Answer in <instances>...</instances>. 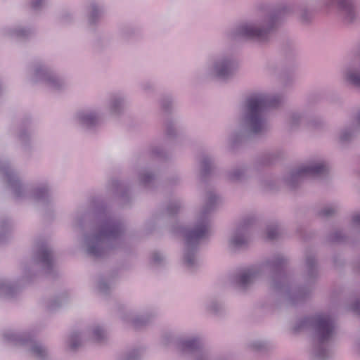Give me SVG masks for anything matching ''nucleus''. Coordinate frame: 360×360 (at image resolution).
Segmentation results:
<instances>
[{
  "label": "nucleus",
  "instance_id": "nucleus-1",
  "mask_svg": "<svg viewBox=\"0 0 360 360\" xmlns=\"http://www.w3.org/2000/svg\"><path fill=\"white\" fill-rule=\"evenodd\" d=\"M274 105L273 101L264 95L259 94L252 96L248 99V109L249 119L254 132L257 133L261 130L262 122L259 115L262 110L266 107Z\"/></svg>",
  "mask_w": 360,
  "mask_h": 360
},
{
  "label": "nucleus",
  "instance_id": "nucleus-2",
  "mask_svg": "<svg viewBox=\"0 0 360 360\" xmlns=\"http://www.w3.org/2000/svg\"><path fill=\"white\" fill-rule=\"evenodd\" d=\"M316 329L321 342L330 339L334 331V325L328 316H319L316 319Z\"/></svg>",
  "mask_w": 360,
  "mask_h": 360
},
{
  "label": "nucleus",
  "instance_id": "nucleus-3",
  "mask_svg": "<svg viewBox=\"0 0 360 360\" xmlns=\"http://www.w3.org/2000/svg\"><path fill=\"white\" fill-rule=\"evenodd\" d=\"M328 169L323 163H319L314 165L302 167L299 174H308L312 176H319L324 174Z\"/></svg>",
  "mask_w": 360,
  "mask_h": 360
},
{
  "label": "nucleus",
  "instance_id": "nucleus-4",
  "mask_svg": "<svg viewBox=\"0 0 360 360\" xmlns=\"http://www.w3.org/2000/svg\"><path fill=\"white\" fill-rule=\"evenodd\" d=\"M240 33L244 37L257 38H262L266 34L264 30L248 25L241 27Z\"/></svg>",
  "mask_w": 360,
  "mask_h": 360
},
{
  "label": "nucleus",
  "instance_id": "nucleus-5",
  "mask_svg": "<svg viewBox=\"0 0 360 360\" xmlns=\"http://www.w3.org/2000/svg\"><path fill=\"white\" fill-rule=\"evenodd\" d=\"M208 231V229L205 225H200L197 226L194 230L187 233L186 238L188 241L192 240H198L206 236Z\"/></svg>",
  "mask_w": 360,
  "mask_h": 360
},
{
  "label": "nucleus",
  "instance_id": "nucleus-6",
  "mask_svg": "<svg viewBox=\"0 0 360 360\" xmlns=\"http://www.w3.org/2000/svg\"><path fill=\"white\" fill-rule=\"evenodd\" d=\"M253 277L254 274L251 271H246L240 275L239 283L241 285H245L252 281Z\"/></svg>",
  "mask_w": 360,
  "mask_h": 360
},
{
  "label": "nucleus",
  "instance_id": "nucleus-7",
  "mask_svg": "<svg viewBox=\"0 0 360 360\" xmlns=\"http://www.w3.org/2000/svg\"><path fill=\"white\" fill-rule=\"evenodd\" d=\"M217 74L219 77H224L231 72V64L225 63L220 68L217 67Z\"/></svg>",
  "mask_w": 360,
  "mask_h": 360
},
{
  "label": "nucleus",
  "instance_id": "nucleus-8",
  "mask_svg": "<svg viewBox=\"0 0 360 360\" xmlns=\"http://www.w3.org/2000/svg\"><path fill=\"white\" fill-rule=\"evenodd\" d=\"M348 79L354 84L360 85V76L359 75L350 74L348 76Z\"/></svg>",
  "mask_w": 360,
  "mask_h": 360
},
{
  "label": "nucleus",
  "instance_id": "nucleus-9",
  "mask_svg": "<svg viewBox=\"0 0 360 360\" xmlns=\"http://www.w3.org/2000/svg\"><path fill=\"white\" fill-rule=\"evenodd\" d=\"M50 260H51V252L49 250H45L42 252L41 261L43 262L49 263L50 262Z\"/></svg>",
  "mask_w": 360,
  "mask_h": 360
},
{
  "label": "nucleus",
  "instance_id": "nucleus-10",
  "mask_svg": "<svg viewBox=\"0 0 360 360\" xmlns=\"http://www.w3.org/2000/svg\"><path fill=\"white\" fill-rule=\"evenodd\" d=\"M277 234V231L276 229L273 230H269L267 232V237L269 239H274L276 238V236Z\"/></svg>",
  "mask_w": 360,
  "mask_h": 360
},
{
  "label": "nucleus",
  "instance_id": "nucleus-11",
  "mask_svg": "<svg viewBox=\"0 0 360 360\" xmlns=\"http://www.w3.org/2000/svg\"><path fill=\"white\" fill-rule=\"evenodd\" d=\"M232 243L235 245H238L243 244L244 243V240H243V238L240 240V239H238L237 238H234L232 240Z\"/></svg>",
  "mask_w": 360,
  "mask_h": 360
},
{
  "label": "nucleus",
  "instance_id": "nucleus-12",
  "mask_svg": "<svg viewBox=\"0 0 360 360\" xmlns=\"http://www.w3.org/2000/svg\"><path fill=\"white\" fill-rule=\"evenodd\" d=\"M195 343V340H188V341L186 342L185 345H186V347H193L194 346Z\"/></svg>",
  "mask_w": 360,
  "mask_h": 360
},
{
  "label": "nucleus",
  "instance_id": "nucleus-13",
  "mask_svg": "<svg viewBox=\"0 0 360 360\" xmlns=\"http://www.w3.org/2000/svg\"><path fill=\"white\" fill-rule=\"evenodd\" d=\"M34 352H35L36 354H39V355H40V354H41V353L43 352V351H42V349H41V348H38V347H37V348H35V349H34Z\"/></svg>",
  "mask_w": 360,
  "mask_h": 360
},
{
  "label": "nucleus",
  "instance_id": "nucleus-14",
  "mask_svg": "<svg viewBox=\"0 0 360 360\" xmlns=\"http://www.w3.org/2000/svg\"><path fill=\"white\" fill-rule=\"evenodd\" d=\"M354 220L356 223H360V214L355 216Z\"/></svg>",
  "mask_w": 360,
  "mask_h": 360
},
{
  "label": "nucleus",
  "instance_id": "nucleus-15",
  "mask_svg": "<svg viewBox=\"0 0 360 360\" xmlns=\"http://www.w3.org/2000/svg\"><path fill=\"white\" fill-rule=\"evenodd\" d=\"M100 333H101V331L100 330H96L94 331V334L96 336H98L100 335Z\"/></svg>",
  "mask_w": 360,
  "mask_h": 360
},
{
  "label": "nucleus",
  "instance_id": "nucleus-16",
  "mask_svg": "<svg viewBox=\"0 0 360 360\" xmlns=\"http://www.w3.org/2000/svg\"><path fill=\"white\" fill-rule=\"evenodd\" d=\"M186 263H187L188 264H191V263H192V261H191L189 258H187V259H186Z\"/></svg>",
  "mask_w": 360,
  "mask_h": 360
},
{
  "label": "nucleus",
  "instance_id": "nucleus-17",
  "mask_svg": "<svg viewBox=\"0 0 360 360\" xmlns=\"http://www.w3.org/2000/svg\"><path fill=\"white\" fill-rule=\"evenodd\" d=\"M38 6V4L37 3H33V7L37 8Z\"/></svg>",
  "mask_w": 360,
  "mask_h": 360
},
{
  "label": "nucleus",
  "instance_id": "nucleus-18",
  "mask_svg": "<svg viewBox=\"0 0 360 360\" xmlns=\"http://www.w3.org/2000/svg\"><path fill=\"white\" fill-rule=\"evenodd\" d=\"M358 119H359V120L360 122V112H359V116H358Z\"/></svg>",
  "mask_w": 360,
  "mask_h": 360
},
{
  "label": "nucleus",
  "instance_id": "nucleus-19",
  "mask_svg": "<svg viewBox=\"0 0 360 360\" xmlns=\"http://www.w3.org/2000/svg\"><path fill=\"white\" fill-rule=\"evenodd\" d=\"M330 213L329 212H325L324 214L325 215H328Z\"/></svg>",
  "mask_w": 360,
  "mask_h": 360
}]
</instances>
